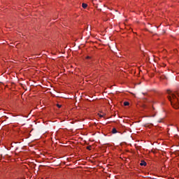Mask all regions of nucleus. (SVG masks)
<instances>
[{"label": "nucleus", "mask_w": 179, "mask_h": 179, "mask_svg": "<svg viewBox=\"0 0 179 179\" xmlns=\"http://www.w3.org/2000/svg\"><path fill=\"white\" fill-rule=\"evenodd\" d=\"M168 94H171V96H169L168 99L169 101H171V104L173 108H176V110H178L179 108V101L178 99H177V96L176 94H171V91L170 90H166Z\"/></svg>", "instance_id": "f257e3e1"}, {"label": "nucleus", "mask_w": 179, "mask_h": 179, "mask_svg": "<svg viewBox=\"0 0 179 179\" xmlns=\"http://www.w3.org/2000/svg\"><path fill=\"white\" fill-rule=\"evenodd\" d=\"M146 162H145V161H141V162L140 163V165L141 166H146Z\"/></svg>", "instance_id": "f03ea898"}, {"label": "nucleus", "mask_w": 179, "mask_h": 179, "mask_svg": "<svg viewBox=\"0 0 179 179\" xmlns=\"http://www.w3.org/2000/svg\"><path fill=\"white\" fill-rule=\"evenodd\" d=\"M117 132H118V131H117V129L113 128V129H112V134H117Z\"/></svg>", "instance_id": "7ed1b4c3"}, {"label": "nucleus", "mask_w": 179, "mask_h": 179, "mask_svg": "<svg viewBox=\"0 0 179 179\" xmlns=\"http://www.w3.org/2000/svg\"><path fill=\"white\" fill-rule=\"evenodd\" d=\"M82 6L84 9H86V8H87V4L83 3Z\"/></svg>", "instance_id": "20e7f679"}, {"label": "nucleus", "mask_w": 179, "mask_h": 179, "mask_svg": "<svg viewBox=\"0 0 179 179\" xmlns=\"http://www.w3.org/2000/svg\"><path fill=\"white\" fill-rule=\"evenodd\" d=\"M129 104V102L125 101L124 102V106H128Z\"/></svg>", "instance_id": "39448f33"}, {"label": "nucleus", "mask_w": 179, "mask_h": 179, "mask_svg": "<svg viewBox=\"0 0 179 179\" xmlns=\"http://www.w3.org/2000/svg\"><path fill=\"white\" fill-rule=\"evenodd\" d=\"M90 148H91L90 146H87V150H90Z\"/></svg>", "instance_id": "423d86ee"}, {"label": "nucleus", "mask_w": 179, "mask_h": 179, "mask_svg": "<svg viewBox=\"0 0 179 179\" xmlns=\"http://www.w3.org/2000/svg\"><path fill=\"white\" fill-rule=\"evenodd\" d=\"M57 107H58L59 108H61V105L57 104Z\"/></svg>", "instance_id": "0eeeda50"}, {"label": "nucleus", "mask_w": 179, "mask_h": 179, "mask_svg": "<svg viewBox=\"0 0 179 179\" xmlns=\"http://www.w3.org/2000/svg\"><path fill=\"white\" fill-rule=\"evenodd\" d=\"M99 117L101 118L103 117V115H99Z\"/></svg>", "instance_id": "6e6552de"}, {"label": "nucleus", "mask_w": 179, "mask_h": 179, "mask_svg": "<svg viewBox=\"0 0 179 179\" xmlns=\"http://www.w3.org/2000/svg\"><path fill=\"white\" fill-rule=\"evenodd\" d=\"M90 59V57H87V59Z\"/></svg>", "instance_id": "1a4fd4ad"}]
</instances>
